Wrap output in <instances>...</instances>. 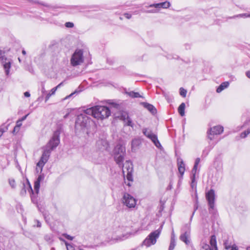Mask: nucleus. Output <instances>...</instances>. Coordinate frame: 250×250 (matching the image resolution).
<instances>
[{
    "instance_id": "nucleus-11",
    "label": "nucleus",
    "mask_w": 250,
    "mask_h": 250,
    "mask_svg": "<svg viewBox=\"0 0 250 250\" xmlns=\"http://www.w3.org/2000/svg\"><path fill=\"white\" fill-rule=\"evenodd\" d=\"M44 178V175L43 174H40L36 180L34 182V190L35 192L37 194H38L39 192V189L40 188V183L42 181Z\"/></svg>"
},
{
    "instance_id": "nucleus-55",
    "label": "nucleus",
    "mask_w": 250,
    "mask_h": 250,
    "mask_svg": "<svg viewBox=\"0 0 250 250\" xmlns=\"http://www.w3.org/2000/svg\"><path fill=\"white\" fill-rule=\"evenodd\" d=\"M172 238H173L174 239H175V234L174 233V231L173 230L172 231V234H171V239L170 240H172Z\"/></svg>"
},
{
    "instance_id": "nucleus-35",
    "label": "nucleus",
    "mask_w": 250,
    "mask_h": 250,
    "mask_svg": "<svg viewBox=\"0 0 250 250\" xmlns=\"http://www.w3.org/2000/svg\"><path fill=\"white\" fill-rule=\"evenodd\" d=\"M203 248L205 250H214L212 249H211L210 246L207 244H205L204 246H203Z\"/></svg>"
},
{
    "instance_id": "nucleus-19",
    "label": "nucleus",
    "mask_w": 250,
    "mask_h": 250,
    "mask_svg": "<svg viewBox=\"0 0 250 250\" xmlns=\"http://www.w3.org/2000/svg\"><path fill=\"white\" fill-rule=\"evenodd\" d=\"M210 244L211 249L217 250L216 237L214 235H211L210 239Z\"/></svg>"
},
{
    "instance_id": "nucleus-32",
    "label": "nucleus",
    "mask_w": 250,
    "mask_h": 250,
    "mask_svg": "<svg viewBox=\"0 0 250 250\" xmlns=\"http://www.w3.org/2000/svg\"><path fill=\"white\" fill-rule=\"evenodd\" d=\"M65 26L67 28H73L74 26V24L73 22H66L65 23Z\"/></svg>"
},
{
    "instance_id": "nucleus-30",
    "label": "nucleus",
    "mask_w": 250,
    "mask_h": 250,
    "mask_svg": "<svg viewBox=\"0 0 250 250\" xmlns=\"http://www.w3.org/2000/svg\"><path fill=\"white\" fill-rule=\"evenodd\" d=\"M127 116H129L127 113L125 112L121 114L120 116L121 119L124 121H125V120H126Z\"/></svg>"
},
{
    "instance_id": "nucleus-23",
    "label": "nucleus",
    "mask_w": 250,
    "mask_h": 250,
    "mask_svg": "<svg viewBox=\"0 0 250 250\" xmlns=\"http://www.w3.org/2000/svg\"><path fill=\"white\" fill-rule=\"evenodd\" d=\"M141 142L139 139H133L131 142V146L132 148H134L135 147H137L140 144Z\"/></svg>"
},
{
    "instance_id": "nucleus-16",
    "label": "nucleus",
    "mask_w": 250,
    "mask_h": 250,
    "mask_svg": "<svg viewBox=\"0 0 250 250\" xmlns=\"http://www.w3.org/2000/svg\"><path fill=\"white\" fill-rule=\"evenodd\" d=\"M141 104H142L145 108L147 109L152 114L154 115L156 113L157 110L152 104L146 102H142L141 103Z\"/></svg>"
},
{
    "instance_id": "nucleus-9",
    "label": "nucleus",
    "mask_w": 250,
    "mask_h": 250,
    "mask_svg": "<svg viewBox=\"0 0 250 250\" xmlns=\"http://www.w3.org/2000/svg\"><path fill=\"white\" fill-rule=\"evenodd\" d=\"M124 204L129 208L135 207L136 204V200L133 196L128 193H125L123 197Z\"/></svg>"
},
{
    "instance_id": "nucleus-43",
    "label": "nucleus",
    "mask_w": 250,
    "mask_h": 250,
    "mask_svg": "<svg viewBox=\"0 0 250 250\" xmlns=\"http://www.w3.org/2000/svg\"><path fill=\"white\" fill-rule=\"evenodd\" d=\"M195 174L194 173H192V176L191 177V182L195 183Z\"/></svg>"
},
{
    "instance_id": "nucleus-54",
    "label": "nucleus",
    "mask_w": 250,
    "mask_h": 250,
    "mask_svg": "<svg viewBox=\"0 0 250 250\" xmlns=\"http://www.w3.org/2000/svg\"><path fill=\"white\" fill-rule=\"evenodd\" d=\"M197 207H196V208L194 209V211L193 212V213H192V215H191V217H190V221H191L192 219V217H193V215H194V214L195 211H196V210L197 209Z\"/></svg>"
},
{
    "instance_id": "nucleus-6",
    "label": "nucleus",
    "mask_w": 250,
    "mask_h": 250,
    "mask_svg": "<svg viewBox=\"0 0 250 250\" xmlns=\"http://www.w3.org/2000/svg\"><path fill=\"white\" fill-rule=\"evenodd\" d=\"M89 119L86 114H81L77 116L75 122V128L76 131H81L86 127Z\"/></svg>"
},
{
    "instance_id": "nucleus-49",
    "label": "nucleus",
    "mask_w": 250,
    "mask_h": 250,
    "mask_svg": "<svg viewBox=\"0 0 250 250\" xmlns=\"http://www.w3.org/2000/svg\"><path fill=\"white\" fill-rule=\"evenodd\" d=\"M24 95L25 97H29L30 96V94L29 92L26 91L24 93Z\"/></svg>"
},
{
    "instance_id": "nucleus-4",
    "label": "nucleus",
    "mask_w": 250,
    "mask_h": 250,
    "mask_svg": "<svg viewBox=\"0 0 250 250\" xmlns=\"http://www.w3.org/2000/svg\"><path fill=\"white\" fill-rule=\"evenodd\" d=\"M181 234L179 237L180 240L187 245H188L190 243V223H188L185 224L181 229Z\"/></svg>"
},
{
    "instance_id": "nucleus-26",
    "label": "nucleus",
    "mask_w": 250,
    "mask_h": 250,
    "mask_svg": "<svg viewBox=\"0 0 250 250\" xmlns=\"http://www.w3.org/2000/svg\"><path fill=\"white\" fill-rule=\"evenodd\" d=\"M142 132L144 134V135L147 137L148 134H151L152 133V131L150 129H148L147 128H144L142 129Z\"/></svg>"
},
{
    "instance_id": "nucleus-1",
    "label": "nucleus",
    "mask_w": 250,
    "mask_h": 250,
    "mask_svg": "<svg viewBox=\"0 0 250 250\" xmlns=\"http://www.w3.org/2000/svg\"><path fill=\"white\" fill-rule=\"evenodd\" d=\"M60 142L59 133L56 131L54 133L52 137L44 147L42 157L37 164V166L41 167V171H42L43 167L47 162L51 152L57 147L60 144Z\"/></svg>"
},
{
    "instance_id": "nucleus-48",
    "label": "nucleus",
    "mask_w": 250,
    "mask_h": 250,
    "mask_svg": "<svg viewBox=\"0 0 250 250\" xmlns=\"http://www.w3.org/2000/svg\"><path fill=\"white\" fill-rule=\"evenodd\" d=\"M230 250H238V248L235 245H233L231 246Z\"/></svg>"
},
{
    "instance_id": "nucleus-8",
    "label": "nucleus",
    "mask_w": 250,
    "mask_h": 250,
    "mask_svg": "<svg viewBox=\"0 0 250 250\" xmlns=\"http://www.w3.org/2000/svg\"><path fill=\"white\" fill-rule=\"evenodd\" d=\"M83 62V51L82 49H77L72 55L70 59L71 64L73 66L80 65Z\"/></svg>"
},
{
    "instance_id": "nucleus-14",
    "label": "nucleus",
    "mask_w": 250,
    "mask_h": 250,
    "mask_svg": "<svg viewBox=\"0 0 250 250\" xmlns=\"http://www.w3.org/2000/svg\"><path fill=\"white\" fill-rule=\"evenodd\" d=\"M146 137L149 139L157 148H160L162 147V146L158 139L157 136L153 132L151 134H148Z\"/></svg>"
},
{
    "instance_id": "nucleus-57",
    "label": "nucleus",
    "mask_w": 250,
    "mask_h": 250,
    "mask_svg": "<svg viewBox=\"0 0 250 250\" xmlns=\"http://www.w3.org/2000/svg\"><path fill=\"white\" fill-rule=\"evenodd\" d=\"M68 115H69V113H67V114H66L64 116L63 118H64V119H66V118L68 116Z\"/></svg>"
},
{
    "instance_id": "nucleus-3",
    "label": "nucleus",
    "mask_w": 250,
    "mask_h": 250,
    "mask_svg": "<svg viewBox=\"0 0 250 250\" xmlns=\"http://www.w3.org/2000/svg\"><path fill=\"white\" fill-rule=\"evenodd\" d=\"M114 158L116 164L121 167H124L123 162L125 155V148L120 144H118L113 150Z\"/></svg>"
},
{
    "instance_id": "nucleus-39",
    "label": "nucleus",
    "mask_w": 250,
    "mask_h": 250,
    "mask_svg": "<svg viewBox=\"0 0 250 250\" xmlns=\"http://www.w3.org/2000/svg\"><path fill=\"white\" fill-rule=\"evenodd\" d=\"M7 129V128H4V127H0V137L2 136L3 133L6 131V130Z\"/></svg>"
},
{
    "instance_id": "nucleus-2",
    "label": "nucleus",
    "mask_w": 250,
    "mask_h": 250,
    "mask_svg": "<svg viewBox=\"0 0 250 250\" xmlns=\"http://www.w3.org/2000/svg\"><path fill=\"white\" fill-rule=\"evenodd\" d=\"M85 113L86 114L92 115L98 120H103L110 115L111 111L106 106L96 105L86 109Z\"/></svg>"
},
{
    "instance_id": "nucleus-41",
    "label": "nucleus",
    "mask_w": 250,
    "mask_h": 250,
    "mask_svg": "<svg viewBox=\"0 0 250 250\" xmlns=\"http://www.w3.org/2000/svg\"><path fill=\"white\" fill-rule=\"evenodd\" d=\"M197 167H198V165H195V164L194 165L193 167L191 170L192 173H194L195 174H196V170L197 169Z\"/></svg>"
},
{
    "instance_id": "nucleus-60",
    "label": "nucleus",
    "mask_w": 250,
    "mask_h": 250,
    "mask_svg": "<svg viewBox=\"0 0 250 250\" xmlns=\"http://www.w3.org/2000/svg\"><path fill=\"white\" fill-rule=\"evenodd\" d=\"M239 16H240V17H243V16H246V14H244V15H239ZM237 17H238V16H237Z\"/></svg>"
},
{
    "instance_id": "nucleus-10",
    "label": "nucleus",
    "mask_w": 250,
    "mask_h": 250,
    "mask_svg": "<svg viewBox=\"0 0 250 250\" xmlns=\"http://www.w3.org/2000/svg\"><path fill=\"white\" fill-rule=\"evenodd\" d=\"M224 131V128L222 126L217 125L211 127L208 131V138L210 140H213L212 136L221 134Z\"/></svg>"
},
{
    "instance_id": "nucleus-50",
    "label": "nucleus",
    "mask_w": 250,
    "mask_h": 250,
    "mask_svg": "<svg viewBox=\"0 0 250 250\" xmlns=\"http://www.w3.org/2000/svg\"><path fill=\"white\" fill-rule=\"evenodd\" d=\"M200 159L199 158H197L195 160L194 164L198 165V164L200 163Z\"/></svg>"
},
{
    "instance_id": "nucleus-53",
    "label": "nucleus",
    "mask_w": 250,
    "mask_h": 250,
    "mask_svg": "<svg viewBox=\"0 0 250 250\" xmlns=\"http://www.w3.org/2000/svg\"><path fill=\"white\" fill-rule=\"evenodd\" d=\"M190 186L192 188H193L194 187H196V183L195 184V183L191 182Z\"/></svg>"
},
{
    "instance_id": "nucleus-36",
    "label": "nucleus",
    "mask_w": 250,
    "mask_h": 250,
    "mask_svg": "<svg viewBox=\"0 0 250 250\" xmlns=\"http://www.w3.org/2000/svg\"><path fill=\"white\" fill-rule=\"evenodd\" d=\"M2 65L4 64L5 63H7L8 61H9L6 57L0 59Z\"/></svg>"
},
{
    "instance_id": "nucleus-31",
    "label": "nucleus",
    "mask_w": 250,
    "mask_h": 250,
    "mask_svg": "<svg viewBox=\"0 0 250 250\" xmlns=\"http://www.w3.org/2000/svg\"><path fill=\"white\" fill-rule=\"evenodd\" d=\"M55 93H52V89L50 90V91L47 94L45 98V102H46L48 99L50 98V96L54 94Z\"/></svg>"
},
{
    "instance_id": "nucleus-61",
    "label": "nucleus",
    "mask_w": 250,
    "mask_h": 250,
    "mask_svg": "<svg viewBox=\"0 0 250 250\" xmlns=\"http://www.w3.org/2000/svg\"><path fill=\"white\" fill-rule=\"evenodd\" d=\"M247 250H250V246L247 248Z\"/></svg>"
},
{
    "instance_id": "nucleus-40",
    "label": "nucleus",
    "mask_w": 250,
    "mask_h": 250,
    "mask_svg": "<svg viewBox=\"0 0 250 250\" xmlns=\"http://www.w3.org/2000/svg\"><path fill=\"white\" fill-rule=\"evenodd\" d=\"M5 52L4 50L0 49V59L5 57Z\"/></svg>"
},
{
    "instance_id": "nucleus-38",
    "label": "nucleus",
    "mask_w": 250,
    "mask_h": 250,
    "mask_svg": "<svg viewBox=\"0 0 250 250\" xmlns=\"http://www.w3.org/2000/svg\"><path fill=\"white\" fill-rule=\"evenodd\" d=\"M63 236L66 239H67L69 240H72L73 239V237H72L67 234H64Z\"/></svg>"
},
{
    "instance_id": "nucleus-13",
    "label": "nucleus",
    "mask_w": 250,
    "mask_h": 250,
    "mask_svg": "<svg viewBox=\"0 0 250 250\" xmlns=\"http://www.w3.org/2000/svg\"><path fill=\"white\" fill-rule=\"evenodd\" d=\"M26 190H27L29 192L33 194V189L28 180H27V183L26 184L24 183L22 184V188L20 194L21 195H24L26 193Z\"/></svg>"
},
{
    "instance_id": "nucleus-47",
    "label": "nucleus",
    "mask_w": 250,
    "mask_h": 250,
    "mask_svg": "<svg viewBox=\"0 0 250 250\" xmlns=\"http://www.w3.org/2000/svg\"><path fill=\"white\" fill-rule=\"evenodd\" d=\"M28 115V114L27 115H25V116H23L19 120L22 122V121H24L26 119Z\"/></svg>"
},
{
    "instance_id": "nucleus-42",
    "label": "nucleus",
    "mask_w": 250,
    "mask_h": 250,
    "mask_svg": "<svg viewBox=\"0 0 250 250\" xmlns=\"http://www.w3.org/2000/svg\"><path fill=\"white\" fill-rule=\"evenodd\" d=\"M21 125H22L21 122V121H20L19 120H18L16 122V125L15 126L20 128V127L21 126Z\"/></svg>"
},
{
    "instance_id": "nucleus-24",
    "label": "nucleus",
    "mask_w": 250,
    "mask_h": 250,
    "mask_svg": "<svg viewBox=\"0 0 250 250\" xmlns=\"http://www.w3.org/2000/svg\"><path fill=\"white\" fill-rule=\"evenodd\" d=\"M44 239L48 243H51L53 241L52 235L51 234L45 235Z\"/></svg>"
},
{
    "instance_id": "nucleus-51",
    "label": "nucleus",
    "mask_w": 250,
    "mask_h": 250,
    "mask_svg": "<svg viewBox=\"0 0 250 250\" xmlns=\"http://www.w3.org/2000/svg\"><path fill=\"white\" fill-rule=\"evenodd\" d=\"M156 12V10H148L146 11V13H155Z\"/></svg>"
},
{
    "instance_id": "nucleus-33",
    "label": "nucleus",
    "mask_w": 250,
    "mask_h": 250,
    "mask_svg": "<svg viewBox=\"0 0 250 250\" xmlns=\"http://www.w3.org/2000/svg\"><path fill=\"white\" fill-rule=\"evenodd\" d=\"M9 185L11 186V187L12 188H15V181L14 179H10L9 180Z\"/></svg>"
},
{
    "instance_id": "nucleus-15",
    "label": "nucleus",
    "mask_w": 250,
    "mask_h": 250,
    "mask_svg": "<svg viewBox=\"0 0 250 250\" xmlns=\"http://www.w3.org/2000/svg\"><path fill=\"white\" fill-rule=\"evenodd\" d=\"M126 165H129V164L131 165V167L128 165V167H126L127 169V175H126V179L129 182L133 181V176H132V171H133V167L132 166V164L129 162L126 161Z\"/></svg>"
},
{
    "instance_id": "nucleus-44",
    "label": "nucleus",
    "mask_w": 250,
    "mask_h": 250,
    "mask_svg": "<svg viewBox=\"0 0 250 250\" xmlns=\"http://www.w3.org/2000/svg\"><path fill=\"white\" fill-rule=\"evenodd\" d=\"M20 130V128L16 127V126H15L13 130V133L15 134V133H16L17 132H18Z\"/></svg>"
},
{
    "instance_id": "nucleus-25",
    "label": "nucleus",
    "mask_w": 250,
    "mask_h": 250,
    "mask_svg": "<svg viewBox=\"0 0 250 250\" xmlns=\"http://www.w3.org/2000/svg\"><path fill=\"white\" fill-rule=\"evenodd\" d=\"M175 245L176 240L172 238V240H170V243L168 248V250H173L174 249Z\"/></svg>"
},
{
    "instance_id": "nucleus-45",
    "label": "nucleus",
    "mask_w": 250,
    "mask_h": 250,
    "mask_svg": "<svg viewBox=\"0 0 250 250\" xmlns=\"http://www.w3.org/2000/svg\"><path fill=\"white\" fill-rule=\"evenodd\" d=\"M124 15L127 19H129L131 18V15L129 13H125Z\"/></svg>"
},
{
    "instance_id": "nucleus-58",
    "label": "nucleus",
    "mask_w": 250,
    "mask_h": 250,
    "mask_svg": "<svg viewBox=\"0 0 250 250\" xmlns=\"http://www.w3.org/2000/svg\"><path fill=\"white\" fill-rule=\"evenodd\" d=\"M22 53L23 54V55H25L26 54V51L24 50H23L22 51Z\"/></svg>"
},
{
    "instance_id": "nucleus-34",
    "label": "nucleus",
    "mask_w": 250,
    "mask_h": 250,
    "mask_svg": "<svg viewBox=\"0 0 250 250\" xmlns=\"http://www.w3.org/2000/svg\"><path fill=\"white\" fill-rule=\"evenodd\" d=\"M65 245L67 250H75L74 247L70 244H68V243L65 242Z\"/></svg>"
},
{
    "instance_id": "nucleus-46",
    "label": "nucleus",
    "mask_w": 250,
    "mask_h": 250,
    "mask_svg": "<svg viewBox=\"0 0 250 250\" xmlns=\"http://www.w3.org/2000/svg\"><path fill=\"white\" fill-rule=\"evenodd\" d=\"M35 222L37 223V227L40 228L42 226L41 223L38 220H35Z\"/></svg>"
},
{
    "instance_id": "nucleus-59",
    "label": "nucleus",
    "mask_w": 250,
    "mask_h": 250,
    "mask_svg": "<svg viewBox=\"0 0 250 250\" xmlns=\"http://www.w3.org/2000/svg\"><path fill=\"white\" fill-rule=\"evenodd\" d=\"M76 92V91H75L74 93H71L69 96H68V97L71 96L72 95L74 94Z\"/></svg>"
},
{
    "instance_id": "nucleus-12",
    "label": "nucleus",
    "mask_w": 250,
    "mask_h": 250,
    "mask_svg": "<svg viewBox=\"0 0 250 250\" xmlns=\"http://www.w3.org/2000/svg\"><path fill=\"white\" fill-rule=\"evenodd\" d=\"M170 3L168 1H166L164 2L158 3H155L150 5L148 7H154L157 9H160V8H167L170 7Z\"/></svg>"
},
{
    "instance_id": "nucleus-21",
    "label": "nucleus",
    "mask_w": 250,
    "mask_h": 250,
    "mask_svg": "<svg viewBox=\"0 0 250 250\" xmlns=\"http://www.w3.org/2000/svg\"><path fill=\"white\" fill-rule=\"evenodd\" d=\"M3 68L5 69V74L7 76L9 74L10 69L11 67V62L10 61H8L7 63H5L3 65Z\"/></svg>"
},
{
    "instance_id": "nucleus-56",
    "label": "nucleus",
    "mask_w": 250,
    "mask_h": 250,
    "mask_svg": "<svg viewBox=\"0 0 250 250\" xmlns=\"http://www.w3.org/2000/svg\"><path fill=\"white\" fill-rule=\"evenodd\" d=\"M246 76L250 79V71H248L246 72Z\"/></svg>"
},
{
    "instance_id": "nucleus-17",
    "label": "nucleus",
    "mask_w": 250,
    "mask_h": 250,
    "mask_svg": "<svg viewBox=\"0 0 250 250\" xmlns=\"http://www.w3.org/2000/svg\"><path fill=\"white\" fill-rule=\"evenodd\" d=\"M178 167L179 172L181 174V177L182 178L185 171V166L182 159L178 160Z\"/></svg>"
},
{
    "instance_id": "nucleus-52",
    "label": "nucleus",
    "mask_w": 250,
    "mask_h": 250,
    "mask_svg": "<svg viewBox=\"0 0 250 250\" xmlns=\"http://www.w3.org/2000/svg\"><path fill=\"white\" fill-rule=\"evenodd\" d=\"M225 248L227 250L230 249V248H231V246H230V245H228L226 243H225Z\"/></svg>"
},
{
    "instance_id": "nucleus-29",
    "label": "nucleus",
    "mask_w": 250,
    "mask_h": 250,
    "mask_svg": "<svg viewBox=\"0 0 250 250\" xmlns=\"http://www.w3.org/2000/svg\"><path fill=\"white\" fill-rule=\"evenodd\" d=\"M187 90L184 89L183 87L180 88V94L183 97H185L187 95Z\"/></svg>"
},
{
    "instance_id": "nucleus-62",
    "label": "nucleus",
    "mask_w": 250,
    "mask_h": 250,
    "mask_svg": "<svg viewBox=\"0 0 250 250\" xmlns=\"http://www.w3.org/2000/svg\"><path fill=\"white\" fill-rule=\"evenodd\" d=\"M127 185L128 186V187H130L131 186L130 185V183H128Z\"/></svg>"
},
{
    "instance_id": "nucleus-7",
    "label": "nucleus",
    "mask_w": 250,
    "mask_h": 250,
    "mask_svg": "<svg viewBox=\"0 0 250 250\" xmlns=\"http://www.w3.org/2000/svg\"><path fill=\"white\" fill-rule=\"evenodd\" d=\"M206 198L208 202L209 206V212L210 214H215L216 210L214 208V202H215V192L212 189H210L206 194Z\"/></svg>"
},
{
    "instance_id": "nucleus-5",
    "label": "nucleus",
    "mask_w": 250,
    "mask_h": 250,
    "mask_svg": "<svg viewBox=\"0 0 250 250\" xmlns=\"http://www.w3.org/2000/svg\"><path fill=\"white\" fill-rule=\"evenodd\" d=\"M162 226L163 225H161L159 229L151 232L144 240L142 245L147 247L154 245L156 242L157 239L159 237Z\"/></svg>"
},
{
    "instance_id": "nucleus-20",
    "label": "nucleus",
    "mask_w": 250,
    "mask_h": 250,
    "mask_svg": "<svg viewBox=\"0 0 250 250\" xmlns=\"http://www.w3.org/2000/svg\"><path fill=\"white\" fill-rule=\"evenodd\" d=\"M229 83L228 82H225L222 83L217 88L216 92L220 93L225 88H227L229 86Z\"/></svg>"
},
{
    "instance_id": "nucleus-37",
    "label": "nucleus",
    "mask_w": 250,
    "mask_h": 250,
    "mask_svg": "<svg viewBox=\"0 0 250 250\" xmlns=\"http://www.w3.org/2000/svg\"><path fill=\"white\" fill-rule=\"evenodd\" d=\"M63 84V83H61L60 84H59L57 86L54 87L52 88V93H55L56 91L57 90V89L60 87V86H61V85H62Z\"/></svg>"
},
{
    "instance_id": "nucleus-18",
    "label": "nucleus",
    "mask_w": 250,
    "mask_h": 250,
    "mask_svg": "<svg viewBox=\"0 0 250 250\" xmlns=\"http://www.w3.org/2000/svg\"><path fill=\"white\" fill-rule=\"evenodd\" d=\"M125 92L126 94L128 95L129 97L132 98H144V97L141 95L138 92H136L133 91L128 92L126 89H125Z\"/></svg>"
},
{
    "instance_id": "nucleus-28",
    "label": "nucleus",
    "mask_w": 250,
    "mask_h": 250,
    "mask_svg": "<svg viewBox=\"0 0 250 250\" xmlns=\"http://www.w3.org/2000/svg\"><path fill=\"white\" fill-rule=\"evenodd\" d=\"M126 121L127 122H126V125L127 126L133 127L134 124L132 123L131 119H130V118L129 116L127 117Z\"/></svg>"
},
{
    "instance_id": "nucleus-27",
    "label": "nucleus",
    "mask_w": 250,
    "mask_h": 250,
    "mask_svg": "<svg viewBox=\"0 0 250 250\" xmlns=\"http://www.w3.org/2000/svg\"><path fill=\"white\" fill-rule=\"evenodd\" d=\"M250 133V128L248 129L247 130L244 131L242 132L240 134V137L242 138H246L248 134Z\"/></svg>"
},
{
    "instance_id": "nucleus-63",
    "label": "nucleus",
    "mask_w": 250,
    "mask_h": 250,
    "mask_svg": "<svg viewBox=\"0 0 250 250\" xmlns=\"http://www.w3.org/2000/svg\"><path fill=\"white\" fill-rule=\"evenodd\" d=\"M18 60H19V62L21 61V59L20 58H18Z\"/></svg>"
},
{
    "instance_id": "nucleus-64",
    "label": "nucleus",
    "mask_w": 250,
    "mask_h": 250,
    "mask_svg": "<svg viewBox=\"0 0 250 250\" xmlns=\"http://www.w3.org/2000/svg\"><path fill=\"white\" fill-rule=\"evenodd\" d=\"M51 250H54V248H52L51 249Z\"/></svg>"
},
{
    "instance_id": "nucleus-22",
    "label": "nucleus",
    "mask_w": 250,
    "mask_h": 250,
    "mask_svg": "<svg viewBox=\"0 0 250 250\" xmlns=\"http://www.w3.org/2000/svg\"><path fill=\"white\" fill-rule=\"evenodd\" d=\"M185 104L184 103H182L178 107V112L181 116H184L185 115Z\"/></svg>"
}]
</instances>
